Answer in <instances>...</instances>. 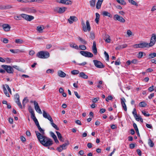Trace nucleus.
Returning <instances> with one entry per match:
<instances>
[{"instance_id":"obj_11","label":"nucleus","mask_w":156,"mask_h":156,"mask_svg":"<svg viewBox=\"0 0 156 156\" xmlns=\"http://www.w3.org/2000/svg\"><path fill=\"white\" fill-rule=\"evenodd\" d=\"M34 105L35 110L37 112L40 114H41L42 113L41 111L39 106L37 102L36 101H34Z\"/></svg>"},{"instance_id":"obj_19","label":"nucleus","mask_w":156,"mask_h":156,"mask_svg":"<svg viewBox=\"0 0 156 156\" xmlns=\"http://www.w3.org/2000/svg\"><path fill=\"white\" fill-rule=\"evenodd\" d=\"M44 29L43 26H38L37 27L36 30L39 33H41L43 32V30Z\"/></svg>"},{"instance_id":"obj_10","label":"nucleus","mask_w":156,"mask_h":156,"mask_svg":"<svg viewBox=\"0 0 156 156\" xmlns=\"http://www.w3.org/2000/svg\"><path fill=\"white\" fill-rule=\"evenodd\" d=\"M93 62L96 67L99 68H103L105 67V66L100 61L97 60H94Z\"/></svg>"},{"instance_id":"obj_64","label":"nucleus","mask_w":156,"mask_h":156,"mask_svg":"<svg viewBox=\"0 0 156 156\" xmlns=\"http://www.w3.org/2000/svg\"><path fill=\"white\" fill-rule=\"evenodd\" d=\"M66 2L65 4L66 5L71 4L72 3V1L70 0H66Z\"/></svg>"},{"instance_id":"obj_32","label":"nucleus","mask_w":156,"mask_h":156,"mask_svg":"<svg viewBox=\"0 0 156 156\" xmlns=\"http://www.w3.org/2000/svg\"><path fill=\"white\" fill-rule=\"evenodd\" d=\"M96 0H91L90 1V6L94 7L95 6Z\"/></svg>"},{"instance_id":"obj_23","label":"nucleus","mask_w":156,"mask_h":156,"mask_svg":"<svg viewBox=\"0 0 156 156\" xmlns=\"http://www.w3.org/2000/svg\"><path fill=\"white\" fill-rule=\"evenodd\" d=\"M27 11L29 12L32 13H35L37 12L36 10L34 7L28 8Z\"/></svg>"},{"instance_id":"obj_29","label":"nucleus","mask_w":156,"mask_h":156,"mask_svg":"<svg viewBox=\"0 0 156 156\" xmlns=\"http://www.w3.org/2000/svg\"><path fill=\"white\" fill-rule=\"evenodd\" d=\"M132 113L135 119L136 118H137L139 116L137 115V112L135 108L133 109V111L132 112Z\"/></svg>"},{"instance_id":"obj_42","label":"nucleus","mask_w":156,"mask_h":156,"mask_svg":"<svg viewBox=\"0 0 156 156\" xmlns=\"http://www.w3.org/2000/svg\"><path fill=\"white\" fill-rule=\"evenodd\" d=\"M119 3L123 5L126 4V2L123 0H116Z\"/></svg>"},{"instance_id":"obj_39","label":"nucleus","mask_w":156,"mask_h":156,"mask_svg":"<svg viewBox=\"0 0 156 156\" xmlns=\"http://www.w3.org/2000/svg\"><path fill=\"white\" fill-rule=\"evenodd\" d=\"M79 73V71L78 70H74L71 72V73L73 75L78 74Z\"/></svg>"},{"instance_id":"obj_59","label":"nucleus","mask_w":156,"mask_h":156,"mask_svg":"<svg viewBox=\"0 0 156 156\" xmlns=\"http://www.w3.org/2000/svg\"><path fill=\"white\" fill-rule=\"evenodd\" d=\"M31 118L33 120H34L36 119L34 113L31 114Z\"/></svg>"},{"instance_id":"obj_46","label":"nucleus","mask_w":156,"mask_h":156,"mask_svg":"<svg viewBox=\"0 0 156 156\" xmlns=\"http://www.w3.org/2000/svg\"><path fill=\"white\" fill-rule=\"evenodd\" d=\"M135 119L138 121L140 120L141 122H143V119L141 118L140 116H139L138 117L136 118Z\"/></svg>"},{"instance_id":"obj_14","label":"nucleus","mask_w":156,"mask_h":156,"mask_svg":"<svg viewBox=\"0 0 156 156\" xmlns=\"http://www.w3.org/2000/svg\"><path fill=\"white\" fill-rule=\"evenodd\" d=\"M77 20V18L75 16H71L68 19V21L70 24L72 23L73 22H76Z\"/></svg>"},{"instance_id":"obj_16","label":"nucleus","mask_w":156,"mask_h":156,"mask_svg":"<svg viewBox=\"0 0 156 156\" xmlns=\"http://www.w3.org/2000/svg\"><path fill=\"white\" fill-rule=\"evenodd\" d=\"M92 49L94 54V55H96L97 53V51L96 46V42L95 41H94L93 42V45L92 47Z\"/></svg>"},{"instance_id":"obj_45","label":"nucleus","mask_w":156,"mask_h":156,"mask_svg":"<svg viewBox=\"0 0 156 156\" xmlns=\"http://www.w3.org/2000/svg\"><path fill=\"white\" fill-rule=\"evenodd\" d=\"M16 102L17 104L21 108H22V105L21 104L20 101V100H16Z\"/></svg>"},{"instance_id":"obj_9","label":"nucleus","mask_w":156,"mask_h":156,"mask_svg":"<svg viewBox=\"0 0 156 156\" xmlns=\"http://www.w3.org/2000/svg\"><path fill=\"white\" fill-rule=\"evenodd\" d=\"M156 41V35L155 34H152L150 40V42L148 44L150 47L153 46L155 44Z\"/></svg>"},{"instance_id":"obj_41","label":"nucleus","mask_w":156,"mask_h":156,"mask_svg":"<svg viewBox=\"0 0 156 156\" xmlns=\"http://www.w3.org/2000/svg\"><path fill=\"white\" fill-rule=\"evenodd\" d=\"M144 53L143 52L140 51L139 52L138 54V58H140L143 56V54Z\"/></svg>"},{"instance_id":"obj_56","label":"nucleus","mask_w":156,"mask_h":156,"mask_svg":"<svg viewBox=\"0 0 156 156\" xmlns=\"http://www.w3.org/2000/svg\"><path fill=\"white\" fill-rule=\"evenodd\" d=\"M50 134L51 136L53 137V139L56 138V136L55 134L52 132H50Z\"/></svg>"},{"instance_id":"obj_38","label":"nucleus","mask_w":156,"mask_h":156,"mask_svg":"<svg viewBox=\"0 0 156 156\" xmlns=\"http://www.w3.org/2000/svg\"><path fill=\"white\" fill-rule=\"evenodd\" d=\"M78 38L80 41H81L82 44H87V41L84 40L81 37H79Z\"/></svg>"},{"instance_id":"obj_20","label":"nucleus","mask_w":156,"mask_h":156,"mask_svg":"<svg viewBox=\"0 0 156 156\" xmlns=\"http://www.w3.org/2000/svg\"><path fill=\"white\" fill-rule=\"evenodd\" d=\"M79 77L84 79H87L88 78V76L86 75L85 73L83 72H81L80 73Z\"/></svg>"},{"instance_id":"obj_37","label":"nucleus","mask_w":156,"mask_h":156,"mask_svg":"<svg viewBox=\"0 0 156 156\" xmlns=\"http://www.w3.org/2000/svg\"><path fill=\"white\" fill-rule=\"evenodd\" d=\"M15 42L17 44H21L23 43V41L22 40L17 39L15 40Z\"/></svg>"},{"instance_id":"obj_12","label":"nucleus","mask_w":156,"mask_h":156,"mask_svg":"<svg viewBox=\"0 0 156 156\" xmlns=\"http://www.w3.org/2000/svg\"><path fill=\"white\" fill-rule=\"evenodd\" d=\"M121 101L122 108L124 109V111H127V108L125 103V102L126 101L125 98H121Z\"/></svg>"},{"instance_id":"obj_6","label":"nucleus","mask_w":156,"mask_h":156,"mask_svg":"<svg viewBox=\"0 0 156 156\" xmlns=\"http://www.w3.org/2000/svg\"><path fill=\"white\" fill-rule=\"evenodd\" d=\"M67 9V8L65 7H57L54 9V11L58 13L62 14L64 13Z\"/></svg>"},{"instance_id":"obj_4","label":"nucleus","mask_w":156,"mask_h":156,"mask_svg":"<svg viewBox=\"0 0 156 156\" xmlns=\"http://www.w3.org/2000/svg\"><path fill=\"white\" fill-rule=\"evenodd\" d=\"M113 19L115 21H118L124 23L125 22V20L122 16L118 15V14L115 15L113 17Z\"/></svg>"},{"instance_id":"obj_51","label":"nucleus","mask_w":156,"mask_h":156,"mask_svg":"<svg viewBox=\"0 0 156 156\" xmlns=\"http://www.w3.org/2000/svg\"><path fill=\"white\" fill-rule=\"evenodd\" d=\"M112 98H113L112 96L109 95L108 97L106 98L105 100L107 101H108L109 100H112Z\"/></svg>"},{"instance_id":"obj_3","label":"nucleus","mask_w":156,"mask_h":156,"mask_svg":"<svg viewBox=\"0 0 156 156\" xmlns=\"http://www.w3.org/2000/svg\"><path fill=\"white\" fill-rule=\"evenodd\" d=\"M87 28L84 22L82 21L81 22V24L82 26V29L84 32L90 31L91 30L90 27V26L89 22L87 20L86 22Z\"/></svg>"},{"instance_id":"obj_62","label":"nucleus","mask_w":156,"mask_h":156,"mask_svg":"<svg viewBox=\"0 0 156 156\" xmlns=\"http://www.w3.org/2000/svg\"><path fill=\"white\" fill-rule=\"evenodd\" d=\"M136 151L139 156H140L141 155V151L139 149H137L136 150Z\"/></svg>"},{"instance_id":"obj_1","label":"nucleus","mask_w":156,"mask_h":156,"mask_svg":"<svg viewBox=\"0 0 156 156\" xmlns=\"http://www.w3.org/2000/svg\"><path fill=\"white\" fill-rule=\"evenodd\" d=\"M35 133L40 143L45 147H49V139L38 131H36Z\"/></svg>"},{"instance_id":"obj_8","label":"nucleus","mask_w":156,"mask_h":156,"mask_svg":"<svg viewBox=\"0 0 156 156\" xmlns=\"http://www.w3.org/2000/svg\"><path fill=\"white\" fill-rule=\"evenodd\" d=\"M80 53L82 55L87 57L91 58L93 56V54L87 51H81Z\"/></svg>"},{"instance_id":"obj_49","label":"nucleus","mask_w":156,"mask_h":156,"mask_svg":"<svg viewBox=\"0 0 156 156\" xmlns=\"http://www.w3.org/2000/svg\"><path fill=\"white\" fill-rule=\"evenodd\" d=\"M1 41L4 43L7 44L9 40L6 38H3V40L1 39Z\"/></svg>"},{"instance_id":"obj_44","label":"nucleus","mask_w":156,"mask_h":156,"mask_svg":"<svg viewBox=\"0 0 156 156\" xmlns=\"http://www.w3.org/2000/svg\"><path fill=\"white\" fill-rule=\"evenodd\" d=\"M79 48L81 50H84L86 49V47L85 46L83 45H79Z\"/></svg>"},{"instance_id":"obj_5","label":"nucleus","mask_w":156,"mask_h":156,"mask_svg":"<svg viewBox=\"0 0 156 156\" xmlns=\"http://www.w3.org/2000/svg\"><path fill=\"white\" fill-rule=\"evenodd\" d=\"M2 66L8 73H13L14 70L12 68L11 66L2 65Z\"/></svg>"},{"instance_id":"obj_60","label":"nucleus","mask_w":156,"mask_h":156,"mask_svg":"<svg viewBox=\"0 0 156 156\" xmlns=\"http://www.w3.org/2000/svg\"><path fill=\"white\" fill-rule=\"evenodd\" d=\"M74 93L75 96L78 98H80V96L79 95L78 93L76 91H74Z\"/></svg>"},{"instance_id":"obj_34","label":"nucleus","mask_w":156,"mask_h":156,"mask_svg":"<svg viewBox=\"0 0 156 156\" xmlns=\"http://www.w3.org/2000/svg\"><path fill=\"white\" fill-rule=\"evenodd\" d=\"M95 37V35L94 33L92 32H90V38L91 39L93 40L94 39Z\"/></svg>"},{"instance_id":"obj_22","label":"nucleus","mask_w":156,"mask_h":156,"mask_svg":"<svg viewBox=\"0 0 156 156\" xmlns=\"http://www.w3.org/2000/svg\"><path fill=\"white\" fill-rule=\"evenodd\" d=\"M133 127H134V128L136 132V133L137 134V135H138V136L139 137L140 136V134H139V130H138V128L137 127V126L136 125V124L135 123H134L133 124Z\"/></svg>"},{"instance_id":"obj_61","label":"nucleus","mask_w":156,"mask_h":156,"mask_svg":"<svg viewBox=\"0 0 156 156\" xmlns=\"http://www.w3.org/2000/svg\"><path fill=\"white\" fill-rule=\"evenodd\" d=\"M5 86L7 88V89L9 91V92L10 94H11V89H10V87H9V85H7V84H5Z\"/></svg>"},{"instance_id":"obj_15","label":"nucleus","mask_w":156,"mask_h":156,"mask_svg":"<svg viewBox=\"0 0 156 156\" xmlns=\"http://www.w3.org/2000/svg\"><path fill=\"white\" fill-rule=\"evenodd\" d=\"M140 44V48H149L150 47L148 43L145 42H143Z\"/></svg>"},{"instance_id":"obj_47","label":"nucleus","mask_w":156,"mask_h":156,"mask_svg":"<svg viewBox=\"0 0 156 156\" xmlns=\"http://www.w3.org/2000/svg\"><path fill=\"white\" fill-rule=\"evenodd\" d=\"M51 126L57 130H59V128L58 127L57 125L54 123H52L51 124Z\"/></svg>"},{"instance_id":"obj_52","label":"nucleus","mask_w":156,"mask_h":156,"mask_svg":"<svg viewBox=\"0 0 156 156\" xmlns=\"http://www.w3.org/2000/svg\"><path fill=\"white\" fill-rule=\"evenodd\" d=\"M142 113L145 116H149L150 115L148 113V112H146L145 111H142Z\"/></svg>"},{"instance_id":"obj_28","label":"nucleus","mask_w":156,"mask_h":156,"mask_svg":"<svg viewBox=\"0 0 156 156\" xmlns=\"http://www.w3.org/2000/svg\"><path fill=\"white\" fill-rule=\"evenodd\" d=\"M69 144L68 142L67 143L64 144L62 145H60L61 148L63 150H64L66 149L67 146Z\"/></svg>"},{"instance_id":"obj_30","label":"nucleus","mask_w":156,"mask_h":156,"mask_svg":"<svg viewBox=\"0 0 156 156\" xmlns=\"http://www.w3.org/2000/svg\"><path fill=\"white\" fill-rule=\"evenodd\" d=\"M28 101V100L27 97L25 98L23 101V107L25 106L26 104Z\"/></svg>"},{"instance_id":"obj_35","label":"nucleus","mask_w":156,"mask_h":156,"mask_svg":"<svg viewBox=\"0 0 156 156\" xmlns=\"http://www.w3.org/2000/svg\"><path fill=\"white\" fill-rule=\"evenodd\" d=\"M70 47L76 49H78L79 48L78 46L75 44H70Z\"/></svg>"},{"instance_id":"obj_25","label":"nucleus","mask_w":156,"mask_h":156,"mask_svg":"<svg viewBox=\"0 0 156 156\" xmlns=\"http://www.w3.org/2000/svg\"><path fill=\"white\" fill-rule=\"evenodd\" d=\"M96 18L95 20V21L98 24L99 21L100 15L98 13H96Z\"/></svg>"},{"instance_id":"obj_48","label":"nucleus","mask_w":156,"mask_h":156,"mask_svg":"<svg viewBox=\"0 0 156 156\" xmlns=\"http://www.w3.org/2000/svg\"><path fill=\"white\" fill-rule=\"evenodd\" d=\"M56 133H57L58 138L59 140L61 139L62 138V136L60 133L58 131H56Z\"/></svg>"},{"instance_id":"obj_2","label":"nucleus","mask_w":156,"mask_h":156,"mask_svg":"<svg viewBox=\"0 0 156 156\" xmlns=\"http://www.w3.org/2000/svg\"><path fill=\"white\" fill-rule=\"evenodd\" d=\"M37 56L41 58H46L49 57V52L47 51H41L38 52Z\"/></svg>"},{"instance_id":"obj_36","label":"nucleus","mask_w":156,"mask_h":156,"mask_svg":"<svg viewBox=\"0 0 156 156\" xmlns=\"http://www.w3.org/2000/svg\"><path fill=\"white\" fill-rule=\"evenodd\" d=\"M13 7V5H8L4 6V9H10Z\"/></svg>"},{"instance_id":"obj_55","label":"nucleus","mask_w":156,"mask_h":156,"mask_svg":"<svg viewBox=\"0 0 156 156\" xmlns=\"http://www.w3.org/2000/svg\"><path fill=\"white\" fill-rule=\"evenodd\" d=\"M133 47L134 48H140V44H136L133 45Z\"/></svg>"},{"instance_id":"obj_18","label":"nucleus","mask_w":156,"mask_h":156,"mask_svg":"<svg viewBox=\"0 0 156 156\" xmlns=\"http://www.w3.org/2000/svg\"><path fill=\"white\" fill-rule=\"evenodd\" d=\"M103 1V0H98L96 5V8L97 9H99L101 8Z\"/></svg>"},{"instance_id":"obj_43","label":"nucleus","mask_w":156,"mask_h":156,"mask_svg":"<svg viewBox=\"0 0 156 156\" xmlns=\"http://www.w3.org/2000/svg\"><path fill=\"white\" fill-rule=\"evenodd\" d=\"M28 110L30 112L31 114L34 113V111L33 110V109L32 108L31 106H29L28 107Z\"/></svg>"},{"instance_id":"obj_17","label":"nucleus","mask_w":156,"mask_h":156,"mask_svg":"<svg viewBox=\"0 0 156 156\" xmlns=\"http://www.w3.org/2000/svg\"><path fill=\"white\" fill-rule=\"evenodd\" d=\"M58 75L61 77H64L66 76V74L61 70H59L57 72Z\"/></svg>"},{"instance_id":"obj_63","label":"nucleus","mask_w":156,"mask_h":156,"mask_svg":"<svg viewBox=\"0 0 156 156\" xmlns=\"http://www.w3.org/2000/svg\"><path fill=\"white\" fill-rule=\"evenodd\" d=\"M99 98H96L93 99L92 100V101L94 103H96L99 100Z\"/></svg>"},{"instance_id":"obj_7","label":"nucleus","mask_w":156,"mask_h":156,"mask_svg":"<svg viewBox=\"0 0 156 156\" xmlns=\"http://www.w3.org/2000/svg\"><path fill=\"white\" fill-rule=\"evenodd\" d=\"M21 16L22 17L28 21H31L34 18V17L32 16L29 15L25 14H21Z\"/></svg>"},{"instance_id":"obj_26","label":"nucleus","mask_w":156,"mask_h":156,"mask_svg":"<svg viewBox=\"0 0 156 156\" xmlns=\"http://www.w3.org/2000/svg\"><path fill=\"white\" fill-rule=\"evenodd\" d=\"M156 57V53H153L150 54L148 55V59H151Z\"/></svg>"},{"instance_id":"obj_13","label":"nucleus","mask_w":156,"mask_h":156,"mask_svg":"<svg viewBox=\"0 0 156 156\" xmlns=\"http://www.w3.org/2000/svg\"><path fill=\"white\" fill-rule=\"evenodd\" d=\"M2 27L4 30L6 32L9 31L11 28L10 26L7 24H3Z\"/></svg>"},{"instance_id":"obj_58","label":"nucleus","mask_w":156,"mask_h":156,"mask_svg":"<svg viewBox=\"0 0 156 156\" xmlns=\"http://www.w3.org/2000/svg\"><path fill=\"white\" fill-rule=\"evenodd\" d=\"M135 144H131L129 145V148L131 149H133L135 147Z\"/></svg>"},{"instance_id":"obj_31","label":"nucleus","mask_w":156,"mask_h":156,"mask_svg":"<svg viewBox=\"0 0 156 156\" xmlns=\"http://www.w3.org/2000/svg\"><path fill=\"white\" fill-rule=\"evenodd\" d=\"M147 104L144 101H142L140 102L139 105L140 107H145L146 106Z\"/></svg>"},{"instance_id":"obj_21","label":"nucleus","mask_w":156,"mask_h":156,"mask_svg":"<svg viewBox=\"0 0 156 156\" xmlns=\"http://www.w3.org/2000/svg\"><path fill=\"white\" fill-rule=\"evenodd\" d=\"M102 15L104 16H107L112 18V15L109 12L106 11H104L102 12Z\"/></svg>"},{"instance_id":"obj_33","label":"nucleus","mask_w":156,"mask_h":156,"mask_svg":"<svg viewBox=\"0 0 156 156\" xmlns=\"http://www.w3.org/2000/svg\"><path fill=\"white\" fill-rule=\"evenodd\" d=\"M129 2L131 4L136 6H137L138 5L137 3L133 0H128Z\"/></svg>"},{"instance_id":"obj_40","label":"nucleus","mask_w":156,"mask_h":156,"mask_svg":"<svg viewBox=\"0 0 156 156\" xmlns=\"http://www.w3.org/2000/svg\"><path fill=\"white\" fill-rule=\"evenodd\" d=\"M43 115L44 118H47L49 120V117H48L47 113L44 110L43 111Z\"/></svg>"},{"instance_id":"obj_57","label":"nucleus","mask_w":156,"mask_h":156,"mask_svg":"<svg viewBox=\"0 0 156 156\" xmlns=\"http://www.w3.org/2000/svg\"><path fill=\"white\" fill-rule=\"evenodd\" d=\"M154 86L152 85L151 87H149L148 88V90H149V91L150 92H151L154 90Z\"/></svg>"},{"instance_id":"obj_27","label":"nucleus","mask_w":156,"mask_h":156,"mask_svg":"<svg viewBox=\"0 0 156 156\" xmlns=\"http://www.w3.org/2000/svg\"><path fill=\"white\" fill-rule=\"evenodd\" d=\"M148 144L150 147H152L154 146V143L150 139H149L148 140Z\"/></svg>"},{"instance_id":"obj_53","label":"nucleus","mask_w":156,"mask_h":156,"mask_svg":"<svg viewBox=\"0 0 156 156\" xmlns=\"http://www.w3.org/2000/svg\"><path fill=\"white\" fill-rule=\"evenodd\" d=\"M104 53L105 55V57L106 58V60H107V61H108L109 58V55H108V54L105 51L104 52Z\"/></svg>"},{"instance_id":"obj_50","label":"nucleus","mask_w":156,"mask_h":156,"mask_svg":"<svg viewBox=\"0 0 156 156\" xmlns=\"http://www.w3.org/2000/svg\"><path fill=\"white\" fill-rule=\"evenodd\" d=\"M21 16H15L14 17V18L16 20H21Z\"/></svg>"},{"instance_id":"obj_54","label":"nucleus","mask_w":156,"mask_h":156,"mask_svg":"<svg viewBox=\"0 0 156 156\" xmlns=\"http://www.w3.org/2000/svg\"><path fill=\"white\" fill-rule=\"evenodd\" d=\"M131 63H133L134 64H137L138 62V61L137 59H133L131 61Z\"/></svg>"},{"instance_id":"obj_24","label":"nucleus","mask_w":156,"mask_h":156,"mask_svg":"<svg viewBox=\"0 0 156 156\" xmlns=\"http://www.w3.org/2000/svg\"><path fill=\"white\" fill-rule=\"evenodd\" d=\"M3 91L4 94L8 97H9V93L8 92L5 85H3Z\"/></svg>"}]
</instances>
